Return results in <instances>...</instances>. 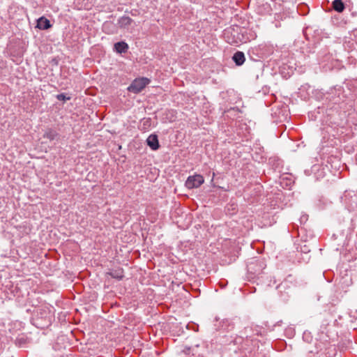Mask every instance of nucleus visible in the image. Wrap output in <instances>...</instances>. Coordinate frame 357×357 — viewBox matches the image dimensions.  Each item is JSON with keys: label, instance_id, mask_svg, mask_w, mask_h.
<instances>
[{"label": "nucleus", "instance_id": "nucleus-1", "mask_svg": "<svg viewBox=\"0 0 357 357\" xmlns=\"http://www.w3.org/2000/svg\"><path fill=\"white\" fill-rule=\"evenodd\" d=\"M151 80L146 77H138L135 79L130 86L128 91L133 93H140L149 83Z\"/></svg>", "mask_w": 357, "mask_h": 357}, {"label": "nucleus", "instance_id": "nucleus-2", "mask_svg": "<svg viewBox=\"0 0 357 357\" xmlns=\"http://www.w3.org/2000/svg\"><path fill=\"white\" fill-rule=\"evenodd\" d=\"M204 182V178L201 174H195L188 177L185 186L188 189L197 188Z\"/></svg>", "mask_w": 357, "mask_h": 357}, {"label": "nucleus", "instance_id": "nucleus-3", "mask_svg": "<svg viewBox=\"0 0 357 357\" xmlns=\"http://www.w3.org/2000/svg\"><path fill=\"white\" fill-rule=\"evenodd\" d=\"M134 22L133 20L128 16L121 17L117 22L118 26L121 29H128V28Z\"/></svg>", "mask_w": 357, "mask_h": 357}, {"label": "nucleus", "instance_id": "nucleus-4", "mask_svg": "<svg viewBox=\"0 0 357 357\" xmlns=\"http://www.w3.org/2000/svg\"><path fill=\"white\" fill-rule=\"evenodd\" d=\"M147 145L153 151L160 148L158 136L155 134L150 135L146 139Z\"/></svg>", "mask_w": 357, "mask_h": 357}, {"label": "nucleus", "instance_id": "nucleus-5", "mask_svg": "<svg viewBox=\"0 0 357 357\" xmlns=\"http://www.w3.org/2000/svg\"><path fill=\"white\" fill-rule=\"evenodd\" d=\"M234 328V324L229 319H223L220 322V330L229 332Z\"/></svg>", "mask_w": 357, "mask_h": 357}, {"label": "nucleus", "instance_id": "nucleus-6", "mask_svg": "<svg viewBox=\"0 0 357 357\" xmlns=\"http://www.w3.org/2000/svg\"><path fill=\"white\" fill-rule=\"evenodd\" d=\"M36 26L40 29L46 30L50 28L52 26V24H50L49 20H47L45 17H41L38 20Z\"/></svg>", "mask_w": 357, "mask_h": 357}, {"label": "nucleus", "instance_id": "nucleus-7", "mask_svg": "<svg viewBox=\"0 0 357 357\" xmlns=\"http://www.w3.org/2000/svg\"><path fill=\"white\" fill-rule=\"evenodd\" d=\"M232 60L236 66H241L245 61V54L243 52L238 51L232 56Z\"/></svg>", "mask_w": 357, "mask_h": 357}, {"label": "nucleus", "instance_id": "nucleus-8", "mask_svg": "<svg viewBox=\"0 0 357 357\" xmlns=\"http://www.w3.org/2000/svg\"><path fill=\"white\" fill-rule=\"evenodd\" d=\"M112 278L121 280L124 277L123 269L121 268H119L116 269H114L107 273Z\"/></svg>", "mask_w": 357, "mask_h": 357}, {"label": "nucleus", "instance_id": "nucleus-9", "mask_svg": "<svg viewBox=\"0 0 357 357\" xmlns=\"http://www.w3.org/2000/svg\"><path fill=\"white\" fill-rule=\"evenodd\" d=\"M114 50L118 53H125L128 50V45L123 41L118 42L114 44Z\"/></svg>", "mask_w": 357, "mask_h": 357}, {"label": "nucleus", "instance_id": "nucleus-10", "mask_svg": "<svg viewBox=\"0 0 357 357\" xmlns=\"http://www.w3.org/2000/svg\"><path fill=\"white\" fill-rule=\"evenodd\" d=\"M332 7L334 10L342 13L345 9V6L342 0H334L332 2Z\"/></svg>", "mask_w": 357, "mask_h": 357}, {"label": "nucleus", "instance_id": "nucleus-11", "mask_svg": "<svg viewBox=\"0 0 357 357\" xmlns=\"http://www.w3.org/2000/svg\"><path fill=\"white\" fill-rule=\"evenodd\" d=\"M59 135L58 132L53 129H48L44 134V137L52 141Z\"/></svg>", "mask_w": 357, "mask_h": 357}, {"label": "nucleus", "instance_id": "nucleus-12", "mask_svg": "<svg viewBox=\"0 0 357 357\" xmlns=\"http://www.w3.org/2000/svg\"><path fill=\"white\" fill-rule=\"evenodd\" d=\"M229 339H231V344H233L235 346L241 345L243 341V337L237 335H230Z\"/></svg>", "mask_w": 357, "mask_h": 357}, {"label": "nucleus", "instance_id": "nucleus-13", "mask_svg": "<svg viewBox=\"0 0 357 357\" xmlns=\"http://www.w3.org/2000/svg\"><path fill=\"white\" fill-rule=\"evenodd\" d=\"M230 335H225L220 337L219 341L220 344L224 345H229L231 344V339H229Z\"/></svg>", "mask_w": 357, "mask_h": 357}, {"label": "nucleus", "instance_id": "nucleus-14", "mask_svg": "<svg viewBox=\"0 0 357 357\" xmlns=\"http://www.w3.org/2000/svg\"><path fill=\"white\" fill-rule=\"evenodd\" d=\"M56 98L59 100L66 101L70 99V97H66V96L64 93H60L56 96Z\"/></svg>", "mask_w": 357, "mask_h": 357}, {"label": "nucleus", "instance_id": "nucleus-15", "mask_svg": "<svg viewBox=\"0 0 357 357\" xmlns=\"http://www.w3.org/2000/svg\"><path fill=\"white\" fill-rule=\"evenodd\" d=\"M254 265V263H250L248 266V271L252 273V270H253V268H252V266Z\"/></svg>", "mask_w": 357, "mask_h": 357}, {"label": "nucleus", "instance_id": "nucleus-16", "mask_svg": "<svg viewBox=\"0 0 357 357\" xmlns=\"http://www.w3.org/2000/svg\"><path fill=\"white\" fill-rule=\"evenodd\" d=\"M228 43H229L231 44H237L238 43V42L235 40H228Z\"/></svg>", "mask_w": 357, "mask_h": 357}, {"label": "nucleus", "instance_id": "nucleus-17", "mask_svg": "<svg viewBox=\"0 0 357 357\" xmlns=\"http://www.w3.org/2000/svg\"><path fill=\"white\" fill-rule=\"evenodd\" d=\"M309 335H310V333H304V334H303V338H304V339H305V338H306V337H307Z\"/></svg>", "mask_w": 357, "mask_h": 357}, {"label": "nucleus", "instance_id": "nucleus-18", "mask_svg": "<svg viewBox=\"0 0 357 357\" xmlns=\"http://www.w3.org/2000/svg\"><path fill=\"white\" fill-rule=\"evenodd\" d=\"M227 33H229V31H226L225 32V34L226 35Z\"/></svg>", "mask_w": 357, "mask_h": 357}]
</instances>
